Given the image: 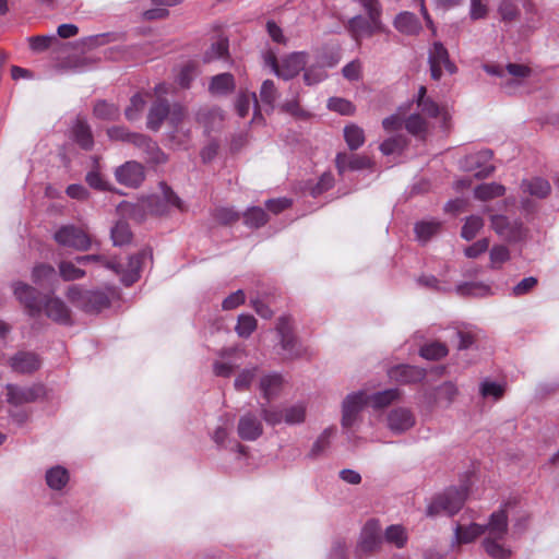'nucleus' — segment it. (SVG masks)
<instances>
[{
    "instance_id": "1",
    "label": "nucleus",
    "mask_w": 559,
    "mask_h": 559,
    "mask_svg": "<svg viewBox=\"0 0 559 559\" xmlns=\"http://www.w3.org/2000/svg\"><path fill=\"white\" fill-rule=\"evenodd\" d=\"M13 293L19 301L24 305L29 316L36 317L44 311L49 319L57 323L69 324L71 322V311L62 299L46 297L43 302L39 299L38 292L22 282L13 284Z\"/></svg>"
},
{
    "instance_id": "2",
    "label": "nucleus",
    "mask_w": 559,
    "mask_h": 559,
    "mask_svg": "<svg viewBox=\"0 0 559 559\" xmlns=\"http://www.w3.org/2000/svg\"><path fill=\"white\" fill-rule=\"evenodd\" d=\"M485 530L486 537L483 542L486 554L493 559H508L511 556V549L507 547L504 540L508 535V515L504 510H499L490 515Z\"/></svg>"
},
{
    "instance_id": "3",
    "label": "nucleus",
    "mask_w": 559,
    "mask_h": 559,
    "mask_svg": "<svg viewBox=\"0 0 559 559\" xmlns=\"http://www.w3.org/2000/svg\"><path fill=\"white\" fill-rule=\"evenodd\" d=\"M467 497V489L448 488L443 492L435 496L427 507V515L438 516L441 514L453 515L461 510Z\"/></svg>"
},
{
    "instance_id": "4",
    "label": "nucleus",
    "mask_w": 559,
    "mask_h": 559,
    "mask_svg": "<svg viewBox=\"0 0 559 559\" xmlns=\"http://www.w3.org/2000/svg\"><path fill=\"white\" fill-rule=\"evenodd\" d=\"M307 415V405L305 402H296L283 407H261V416L267 425L276 426L282 423L286 425L302 424Z\"/></svg>"
},
{
    "instance_id": "5",
    "label": "nucleus",
    "mask_w": 559,
    "mask_h": 559,
    "mask_svg": "<svg viewBox=\"0 0 559 559\" xmlns=\"http://www.w3.org/2000/svg\"><path fill=\"white\" fill-rule=\"evenodd\" d=\"M265 64L283 80H290L299 74L307 64V53L302 51L292 52L280 61L274 55L265 57Z\"/></svg>"
},
{
    "instance_id": "6",
    "label": "nucleus",
    "mask_w": 559,
    "mask_h": 559,
    "mask_svg": "<svg viewBox=\"0 0 559 559\" xmlns=\"http://www.w3.org/2000/svg\"><path fill=\"white\" fill-rule=\"evenodd\" d=\"M491 229L504 241L516 243L526 238L527 229L520 218L509 217L503 214L490 216Z\"/></svg>"
},
{
    "instance_id": "7",
    "label": "nucleus",
    "mask_w": 559,
    "mask_h": 559,
    "mask_svg": "<svg viewBox=\"0 0 559 559\" xmlns=\"http://www.w3.org/2000/svg\"><path fill=\"white\" fill-rule=\"evenodd\" d=\"M368 404L369 394L364 390L347 394L342 402V427L352 428L358 421L361 411Z\"/></svg>"
},
{
    "instance_id": "8",
    "label": "nucleus",
    "mask_w": 559,
    "mask_h": 559,
    "mask_svg": "<svg viewBox=\"0 0 559 559\" xmlns=\"http://www.w3.org/2000/svg\"><path fill=\"white\" fill-rule=\"evenodd\" d=\"M276 332L280 337L281 347L286 358H299L306 354V348L293 334L290 319L288 317L278 318L276 323Z\"/></svg>"
},
{
    "instance_id": "9",
    "label": "nucleus",
    "mask_w": 559,
    "mask_h": 559,
    "mask_svg": "<svg viewBox=\"0 0 559 559\" xmlns=\"http://www.w3.org/2000/svg\"><path fill=\"white\" fill-rule=\"evenodd\" d=\"M347 29L352 37L359 43L365 37H371L376 33L384 31V25L380 16L356 15L348 21Z\"/></svg>"
},
{
    "instance_id": "10",
    "label": "nucleus",
    "mask_w": 559,
    "mask_h": 559,
    "mask_svg": "<svg viewBox=\"0 0 559 559\" xmlns=\"http://www.w3.org/2000/svg\"><path fill=\"white\" fill-rule=\"evenodd\" d=\"M55 240L63 247H70L79 251H86L91 248V238L86 231L74 226L66 225L55 233Z\"/></svg>"
},
{
    "instance_id": "11",
    "label": "nucleus",
    "mask_w": 559,
    "mask_h": 559,
    "mask_svg": "<svg viewBox=\"0 0 559 559\" xmlns=\"http://www.w3.org/2000/svg\"><path fill=\"white\" fill-rule=\"evenodd\" d=\"M428 62L431 78L436 81L441 79L443 68L449 74H454L457 70L455 64L450 60L447 48L440 41L433 43L429 49Z\"/></svg>"
},
{
    "instance_id": "12",
    "label": "nucleus",
    "mask_w": 559,
    "mask_h": 559,
    "mask_svg": "<svg viewBox=\"0 0 559 559\" xmlns=\"http://www.w3.org/2000/svg\"><path fill=\"white\" fill-rule=\"evenodd\" d=\"M459 394L456 385L452 381H445L423 395L424 403L429 409L436 407H449Z\"/></svg>"
},
{
    "instance_id": "13",
    "label": "nucleus",
    "mask_w": 559,
    "mask_h": 559,
    "mask_svg": "<svg viewBox=\"0 0 559 559\" xmlns=\"http://www.w3.org/2000/svg\"><path fill=\"white\" fill-rule=\"evenodd\" d=\"M7 402L12 406H21L33 403L44 396L45 388L41 384L21 386L17 384H7Z\"/></svg>"
},
{
    "instance_id": "14",
    "label": "nucleus",
    "mask_w": 559,
    "mask_h": 559,
    "mask_svg": "<svg viewBox=\"0 0 559 559\" xmlns=\"http://www.w3.org/2000/svg\"><path fill=\"white\" fill-rule=\"evenodd\" d=\"M415 424L416 416L408 407H394L386 415V427L394 435L407 432Z\"/></svg>"
},
{
    "instance_id": "15",
    "label": "nucleus",
    "mask_w": 559,
    "mask_h": 559,
    "mask_svg": "<svg viewBox=\"0 0 559 559\" xmlns=\"http://www.w3.org/2000/svg\"><path fill=\"white\" fill-rule=\"evenodd\" d=\"M491 158L492 152L489 150H483L465 156L462 165L466 170L475 171V177L487 178L495 170V167L489 164Z\"/></svg>"
},
{
    "instance_id": "16",
    "label": "nucleus",
    "mask_w": 559,
    "mask_h": 559,
    "mask_svg": "<svg viewBox=\"0 0 559 559\" xmlns=\"http://www.w3.org/2000/svg\"><path fill=\"white\" fill-rule=\"evenodd\" d=\"M115 177L120 185L136 188L144 181V167L135 160H129L116 168Z\"/></svg>"
},
{
    "instance_id": "17",
    "label": "nucleus",
    "mask_w": 559,
    "mask_h": 559,
    "mask_svg": "<svg viewBox=\"0 0 559 559\" xmlns=\"http://www.w3.org/2000/svg\"><path fill=\"white\" fill-rule=\"evenodd\" d=\"M160 195H152L148 199V209L152 213L163 215L169 211L171 206L182 210L181 200L165 183L160 185Z\"/></svg>"
},
{
    "instance_id": "18",
    "label": "nucleus",
    "mask_w": 559,
    "mask_h": 559,
    "mask_svg": "<svg viewBox=\"0 0 559 559\" xmlns=\"http://www.w3.org/2000/svg\"><path fill=\"white\" fill-rule=\"evenodd\" d=\"M381 528L377 521H368L360 533L357 544V554H367L374 551L381 544Z\"/></svg>"
},
{
    "instance_id": "19",
    "label": "nucleus",
    "mask_w": 559,
    "mask_h": 559,
    "mask_svg": "<svg viewBox=\"0 0 559 559\" xmlns=\"http://www.w3.org/2000/svg\"><path fill=\"white\" fill-rule=\"evenodd\" d=\"M241 354L245 355V349L238 346L225 347L217 352V359L213 362V373L216 377L229 378L239 365H229V358Z\"/></svg>"
},
{
    "instance_id": "20",
    "label": "nucleus",
    "mask_w": 559,
    "mask_h": 559,
    "mask_svg": "<svg viewBox=\"0 0 559 559\" xmlns=\"http://www.w3.org/2000/svg\"><path fill=\"white\" fill-rule=\"evenodd\" d=\"M147 257L148 253L146 251L131 255L128 260L126 269H121V265L116 263L117 271L114 272L121 276V282L126 286H130L140 278L143 259Z\"/></svg>"
},
{
    "instance_id": "21",
    "label": "nucleus",
    "mask_w": 559,
    "mask_h": 559,
    "mask_svg": "<svg viewBox=\"0 0 559 559\" xmlns=\"http://www.w3.org/2000/svg\"><path fill=\"white\" fill-rule=\"evenodd\" d=\"M237 432L242 440L254 441L263 433V426L254 414L247 413L239 418Z\"/></svg>"
},
{
    "instance_id": "22",
    "label": "nucleus",
    "mask_w": 559,
    "mask_h": 559,
    "mask_svg": "<svg viewBox=\"0 0 559 559\" xmlns=\"http://www.w3.org/2000/svg\"><path fill=\"white\" fill-rule=\"evenodd\" d=\"M134 145L142 151L144 158L147 163L160 165L166 163L167 156L159 148L156 142L152 141L146 135L133 136Z\"/></svg>"
},
{
    "instance_id": "23",
    "label": "nucleus",
    "mask_w": 559,
    "mask_h": 559,
    "mask_svg": "<svg viewBox=\"0 0 559 559\" xmlns=\"http://www.w3.org/2000/svg\"><path fill=\"white\" fill-rule=\"evenodd\" d=\"M335 164L338 174H344L346 170H361L371 166V160L365 155L354 153H338L335 158Z\"/></svg>"
},
{
    "instance_id": "24",
    "label": "nucleus",
    "mask_w": 559,
    "mask_h": 559,
    "mask_svg": "<svg viewBox=\"0 0 559 559\" xmlns=\"http://www.w3.org/2000/svg\"><path fill=\"white\" fill-rule=\"evenodd\" d=\"M389 377L402 384L417 383L425 379L426 371L419 367L402 365L392 368L389 371Z\"/></svg>"
},
{
    "instance_id": "25",
    "label": "nucleus",
    "mask_w": 559,
    "mask_h": 559,
    "mask_svg": "<svg viewBox=\"0 0 559 559\" xmlns=\"http://www.w3.org/2000/svg\"><path fill=\"white\" fill-rule=\"evenodd\" d=\"M13 371L19 373H32L40 367L39 357L31 352H19L9 360Z\"/></svg>"
},
{
    "instance_id": "26",
    "label": "nucleus",
    "mask_w": 559,
    "mask_h": 559,
    "mask_svg": "<svg viewBox=\"0 0 559 559\" xmlns=\"http://www.w3.org/2000/svg\"><path fill=\"white\" fill-rule=\"evenodd\" d=\"M393 25L397 32L408 36L417 35L421 31L420 21L408 11L399 13L393 21Z\"/></svg>"
},
{
    "instance_id": "27",
    "label": "nucleus",
    "mask_w": 559,
    "mask_h": 559,
    "mask_svg": "<svg viewBox=\"0 0 559 559\" xmlns=\"http://www.w3.org/2000/svg\"><path fill=\"white\" fill-rule=\"evenodd\" d=\"M71 135L74 142L83 150L90 151L94 145L91 127L84 119L78 118L72 128Z\"/></svg>"
},
{
    "instance_id": "28",
    "label": "nucleus",
    "mask_w": 559,
    "mask_h": 559,
    "mask_svg": "<svg viewBox=\"0 0 559 559\" xmlns=\"http://www.w3.org/2000/svg\"><path fill=\"white\" fill-rule=\"evenodd\" d=\"M282 386L283 378L276 372L264 374L259 382L260 391L267 401L275 399L280 394Z\"/></svg>"
},
{
    "instance_id": "29",
    "label": "nucleus",
    "mask_w": 559,
    "mask_h": 559,
    "mask_svg": "<svg viewBox=\"0 0 559 559\" xmlns=\"http://www.w3.org/2000/svg\"><path fill=\"white\" fill-rule=\"evenodd\" d=\"M521 190L523 193H527L537 199L546 198L550 191L551 187L548 180L534 177L532 179H525L521 182Z\"/></svg>"
},
{
    "instance_id": "30",
    "label": "nucleus",
    "mask_w": 559,
    "mask_h": 559,
    "mask_svg": "<svg viewBox=\"0 0 559 559\" xmlns=\"http://www.w3.org/2000/svg\"><path fill=\"white\" fill-rule=\"evenodd\" d=\"M507 72L510 76L504 75L502 86L508 93H512L520 84V79L526 78L531 74V69L524 64L509 63Z\"/></svg>"
},
{
    "instance_id": "31",
    "label": "nucleus",
    "mask_w": 559,
    "mask_h": 559,
    "mask_svg": "<svg viewBox=\"0 0 559 559\" xmlns=\"http://www.w3.org/2000/svg\"><path fill=\"white\" fill-rule=\"evenodd\" d=\"M45 479L51 490L60 491L68 485L70 475L66 467L56 465L46 471Z\"/></svg>"
},
{
    "instance_id": "32",
    "label": "nucleus",
    "mask_w": 559,
    "mask_h": 559,
    "mask_svg": "<svg viewBox=\"0 0 559 559\" xmlns=\"http://www.w3.org/2000/svg\"><path fill=\"white\" fill-rule=\"evenodd\" d=\"M338 59H332L328 62L320 60L316 64L305 68L304 81L307 85H314L322 82L326 78L324 67H334Z\"/></svg>"
},
{
    "instance_id": "33",
    "label": "nucleus",
    "mask_w": 559,
    "mask_h": 559,
    "mask_svg": "<svg viewBox=\"0 0 559 559\" xmlns=\"http://www.w3.org/2000/svg\"><path fill=\"white\" fill-rule=\"evenodd\" d=\"M484 533V527L476 523L468 525L456 524L454 527L453 544H468Z\"/></svg>"
},
{
    "instance_id": "34",
    "label": "nucleus",
    "mask_w": 559,
    "mask_h": 559,
    "mask_svg": "<svg viewBox=\"0 0 559 559\" xmlns=\"http://www.w3.org/2000/svg\"><path fill=\"white\" fill-rule=\"evenodd\" d=\"M169 106L166 102L158 99L150 109L147 116V127L151 130H158L164 119H168Z\"/></svg>"
},
{
    "instance_id": "35",
    "label": "nucleus",
    "mask_w": 559,
    "mask_h": 559,
    "mask_svg": "<svg viewBox=\"0 0 559 559\" xmlns=\"http://www.w3.org/2000/svg\"><path fill=\"white\" fill-rule=\"evenodd\" d=\"M399 389H388L369 395V404L374 408H383L401 399Z\"/></svg>"
},
{
    "instance_id": "36",
    "label": "nucleus",
    "mask_w": 559,
    "mask_h": 559,
    "mask_svg": "<svg viewBox=\"0 0 559 559\" xmlns=\"http://www.w3.org/2000/svg\"><path fill=\"white\" fill-rule=\"evenodd\" d=\"M210 92L214 95H226L234 91L235 80L230 73H221L212 78Z\"/></svg>"
},
{
    "instance_id": "37",
    "label": "nucleus",
    "mask_w": 559,
    "mask_h": 559,
    "mask_svg": "<svg viewBox=\"0 0 559 559\" xmlns=\"http://www.w3.org/2000/svg\"><path fill=\"white\" fill-rule=\"evenodd\" d=\"M344 140L350 151H357L365 143V131L355 123L345 126Z\"/></svg>"
},
{
    "instance_id": "38",
    "label": "nucleus",
    "mask_w": 559,
    "mask_h": 559,
    "mask_svg": "<svg viewBox=\"0 0 559 559\" xmlns=\"http://www.w3.org/2000/svg\"><path fill=\"white\" fill-rule=\"evenodd\" d=\"M506 193V188L497 182L481 183L474 189V197L480 201H488Z\"/></svg>"
},
{
    "instance_id": "39",
    "label": "nucleus",
    "mask_w": 559,
    "mask_h": 559,
    "mask_svg": "<svg viewBox=\"0 0 559 559\" xmlns=\"http://www.w3.org/2000/svg\"><path fill=\"white\" fill-rule=\"evenodd\" d=\"M459 338L457 348L463 350L469 348L474 342L478 338L480 331L473 325L459 326L454 331Z\"/></svg>"
},
{
    "instance_id": "40",
    "label": "nucleus",
    "mask_w": 559,
    "mask_h": 559,
    "mask_svg": "<svg viewBox=\"0 0 559 559\" xmlns=\"http://www.w3.org/2000/svg\"><path fill=\"white\" fill-rule=\"evenodd\" d=\"M86 297V305L84 306V311L86 312L100 311L109 306V298L104 292L88 290Z\"/></svg>"
},
{
    "instance_id": "41",
    "label": "nucleus",
    "mask_w": 559,
    "mask_h": 559,
    "mask_svg": "<svg viewBox=\"0 0 559 559\" xmlns=\"http://www.w3.org/2000/svg\"><path fill=\"white\" fill-rule=\"evenodd\" d=\"M484 224L483 217L478 215H471L466 217L461 229V237L467 241L474 239L480 229H483Z\"/></svg>"
},
{
    "instance_id": "42",
    "label": "nucleus",
    "mask_w": 559,
    "mask_h": 559,
    "mask_svg": "<svg viewBox=\"0 0 559 559\" xmlns=\"http://www.w3.org/2000/svg\"><path fill=\"white\" fill-rule=\"evenodd\" d=\"M334 430L332 428H326L323 432L313 442L308 457L311 460H316L321 456L330 447V439L332 438Z\"/></svg>"
},
{
    "instance_id": "43",
    "label": "nucleus",
    "mask_w": 559,
    "mask_h": 559,
    "mask_svg": "<svg viewBox=\"0 0 559 559\" xmlns=\"http://www.w3.org/2000/svg\"><path fill=\"white\" fill-rule=\"evenodd\" d=\"M449 350L445 344L440 342H432L424 345L419 354L423 358L427 360H438L448 355Z\"/></svg>"
},
{
    "instance_id": "44",
    "label": "nucleus",
    "mask_w": 559,
    "mask_h": 559,
    "mask_svg": "<svg viewBox=\"0 0 559 559\" xmlns=\"http://www.w3.org/2000/svg\"><path fill=\"white\" fill-rule=\"evenodd\" d=\"M56 277V271L51 265L39 264L33 269V282L39 286L48 285Z\"/></svg>"
},
{
    "instance_id": "45",
    "label": "nucleus",
    "mask_w": 559,
    "mask_h": 559,
    "mask_svg": "<svg viewBox=\"0 0 559 559\" xmlns=\"http://www.w3.org/2000/svg\"><path fill=\"white\" fill-rule=\"evenodd\" d=\"M257 329V320L251 314H240L235 326L239 337L248 338Z\"/></svg>"
},
{
    "instance_id": "46",
    "label": "nucleus",
    "mask_w": 559,
    "mask_h": 559,
    "mask_svg": "<svg viewBox=\"0 0 559 559\" xmlns=\"http://www.w3.org/2000/svg\"><path fill=\"white\" fill-rule=\"evenodd\" d=\"M457 294L462 296L484 297L491 295V289L483 283H465L456 287Z\"/></svg>"
},
{
    "instance_id": "47",
    "label": "nucleus",
    "mask_w": 559,
    "mask_h": 559,
    "mask_svg": "<svg viewBox=\"0 0 559 559\" xmlns=\"http://www.w3.org/2000/svg\"><path fill=\"white\" fill-rule=\"evenodd\" d=\"M511 258L510 250L504 245H495L489 251V266L500 269Z\"/></svg>"
},
{
    "instance_id": "48",
    "label": "nucleus",
    "mask_w": 559,
    "mask_h": 559,
    "mask_svg": "<svg viewBox=\"0 0 559 559\" xmlns=\"http://www.w3.org/2000/svg\"><path fill=\"white\" fill-rule=\"evenodd\" d=\"M94 115L99 119L116 120L120 115V110L115 104L99 100L94 106Z\"/></svg>"
},
{
    "instance_id": "49",
    "label": "nucleus",
    "mask_w": 559,
    "mask_h": 559,
    "mask_svg": "<svg viewBox=\"0 0 559 559\" xmlns=\"http://www.w3.org/2000/svg\"><path fill=\"white\" fill-rule=\"evenodd\" d=\"M259 368L252 366L242 369L234 381V386L237 391H246L250 388L252 381L255 379Z\"/></svg>"
},
{
    "instance_id": "50",
    "label": "nucleus",
    "mask_w": 559,
    "mask_h": 559,
    "mask_svg": "<svg viewBox=\"0 0 559 559\" xmlns=\"http://www.w3.org/2000/svg\"><path fill=\"white\" fill-rule=\"evenodd\" d=\"M440 223L436 221L420 222L415 226L416 237L419 241H428L440 229Z\"/></svg>"
},
{
    "instance_id": "51",
    "label": "nucleus",
    "mask_w": 559,
    "mask_h": 559,
    "mask_svg": "<svg viewBox=\"0 0 559 559\" xmlns=\"http://www.w3.org/2000/svg\"><path fill=\"white\" fill-rule=\"evenodd\" d=\"M267 214L259 206H252L245 213V223L249 227L259 228L267 222Z\"/></svg>"
},
{
    "instance_id": "52",
    "label": "nucleus",
    "mask_w": 559,
    "mask_h": 559,
    "mask_svg": "<svg viewBox=\"0 0 559 559\" xmlns=\"http://www.w3.org/2000/svg\"><path fill=\"white\" fill-rule=\"evenodd\" d=\"M129 225L124 222H118L111 229V239L115 246H123L131 240Z\"/></svg>"
},
{
    "instance_id": "53",
    "label": "nucleus",
    "mask_w": 559,
    "mask_h": 559,
    "mask_svg": "<svg viewBox=\"0 0 559 559\" xmlns=\"http://www.w3.org/2000/svg\"><path fill=\"white\" fill-rule=\"evenodd\" d=\"M278 97L277 88L275 84L271 80H265L260 88V98L261 100L270 106L271 110L274 109V104Z\"/></svg>"
},
{
    "instance_id": "54",
    "label": "nucleus",
    "mask_w": 559,
    "mask_h": 559,
    "mask_svg": "<svg viewBox=\"0 0 559 559\" xmlns=\"http://www.w3.org/2000/svg\"><path fill=\"white\" fill-rule=\"evenodd\" d=\"M185 116L186 111L182 106L174 105L171 108L169 107L168 121L175 128V130L171 133V139H176L178 134L182 131L180 123L182 122Z\"/></svg>"
},
{
    "instance_id": "55",
    "label": "nucleus",
    "mask_w": 559,
    "mask_h": 559,
    "mask_svg": "<svg viewBox=\"0 0 559 559\" xmlns=\"http://www.w3.org/2000/svg\"><path fill=\"white\" fill-rule=\"evenodd\" d=\"M60 276L64 281H74L84 277L85 271L75 266L73 262L63 261L59 264Z\"/></svg>"
},
{
    "instance_id": "56",
    "label": "nucleus",
    "mask_w": 559,
    "mask_h": 559,
    "mask_svg": "<svg viewBox=\"0 0 559 559\" xmlns=\"http://www.w3.org/2000/svg\"><path fill=\"white\" fill-rule=\"evenodd\" d=\"M405 146H406V140L403 136L399 135V136H393V138L385 140L380 145V151L384 155H392V154L401 153Z\"/></svg>"
},
{
    "instance_id": "57",
    "label": "nucleus",
    "mask_w": 559,
    "mask_h": 559,
    "mask_svg": "<svg viewBox=\"0 0 559 559\" xmlns=\"http://www.w3.org/2000/svg\"><path fill=\"white\" fill-rule=\"evenodd\" d=\"M254 103V106L257 107V96L254 93L248 94V93H240L236 99V110L239 117L243 118L249 114V109L251 106V103Z\"/></svg>"
},
{
    "instance_id": "58",
    "label": "nucleus",
    "mask_w": 559,
    "mask_h": 559,
    "mask_svg": "<svg viewBox=\"0 0 559 559\" xmlns=\"http://www.w3.org/2000/svg\"><path fill=\"white\" fill-rule=\"evenodd\" d=\"M145 106V100L141 94H135L130 100V106L124 110V115L128 120L133 121L140 117Z\"/></svg>"
},
{
    "instance_id": "59",
    "label": "nucleus",
    "mask_w": 559,
    "mask_h": 559,
    "mask_svg": "<svg viewBox=\"0 0 559 559\" xmlns=\"http://www.w3.org/2000/svg\"><path fill=\"white\" fill-rule=\"evenodd\" d=\"M385 539L394 544L397 548H402L406 543V534L402 526L391 525L385 531Z\"/></svg>"
},
{
    "instance_id": "60",
    "label": "nucleus",
    "mask_w": 559,
    "mask_h": 559,
    "mask_svg": "<svg viewBox=\"0 0 559 559\" xmlns=\"http://www.w3.org/2000/svg\"><path fill=\"white\" fill-rule=\"evenodd\" d=\"M328 107L329 109L345 116H350L355 112V106L349 100L340 97L330 98Z\"/></svg>"
},
{
    "instance_id": "61",
    "label": "nucleus",
    "mask_w": 559,
    "mask_h": 559,
    "mask_svg": "<svg viewBox=\"0 0 559 559\" xmlns=\"http://www.w3.org/2000/svg\"><path fill=\"white\" fill-rule=\"evenodd\" d=\"M405 127L409 133L414 135H420L426 131L427 123L421 115L413 114L406 119Z\"/></svg>"
},
{
    "instance_id": "62",
    "label": "nucleus",
    "mask_w": 559,
    "mask_h": 559,
    "mask_svg": "<svg viewBox=\"0 0 559 559\" xmlns=\"http://www.w3.org/2000/svg\"><path fill=\"white\" fill-rule=\"evenodd\" d=\"M228 52V43L226 39H219L216 43L212 44L210 49L206 51L204 56V60L206 62L221 59L225 57Z\"/></svg>"
},
{
    "instance_id": "63",
    "label": "nucleus",
    "mask_w": 559,
    "mask_h": 559,
    "mask_svg": "<svg viewBox=\"0 0 559 559\" xmlns=\"http://www.w3.org/2000/svg\"><path fill=\"white\" fill-rule=\"evenodd\" d=\"M504 393V386L498 382L485 380L480 383V394L484 397L500 399Z\"/></svg>"
},
{
    "instance_id": "64",
    "label": "nucleus",
    "mask_w": 559,
    "mask_h": 559,
    "mask_svg": "<svg viewBox=\"0 0 559 559\" xmlns=\"http://www.w3.org/2000/svg\"><path fill=\"white\" fill-rule=\"evenodd\" d=\"M537 283L538 281L534 276L525 277L512 287L511 295L513 297H521L523 295H526L535 288Z\"/></svg>"
}]
</instances>
